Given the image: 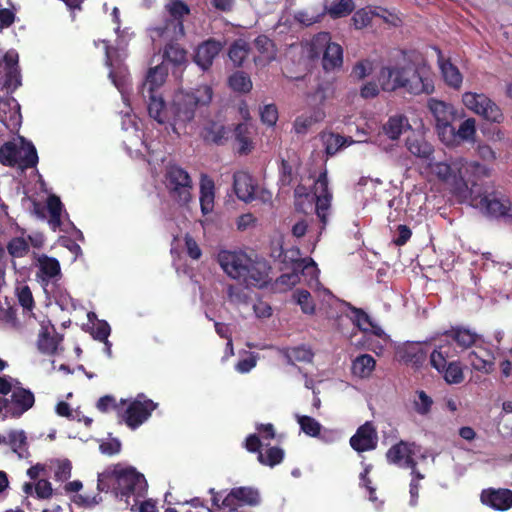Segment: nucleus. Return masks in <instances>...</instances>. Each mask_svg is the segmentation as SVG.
<instances>
[{
	"label": "nucleus",
	"instance_id": "nucleus-44",
	"mask_svg": "<svg viewBox=\"0 0 512 512\" xmlns=\"http://www.w3.org/2000/svg\"><path fill=\"white\" fill-rule=\"evenodd\" d=\"M47 208L50 214L49 224L56 231L62 224L61 213L63 204L60 198L56 195H50L47 199Z\"/></svg>",
	"mask_w": 512,
	"mask_h": 512
},
{
	"label": "nucleus",
	"instance_id": "nucleus-35",
	"mask_svg": "<svg viewBox=\"0 0 512 512\" xmlns=\"http://www.w3.org/2000/svg\"><path fill=\"white\" fill-rule=\"evenodd\" d=\"M376 361L370 354H361L352 362V373L359 378H368L374 371Z\"/></svg>",
	"mask_w": 512,
	"mask_h": 512
},
{
	"label": "nucleus",
	"instance_id": "nucleus-36",
	"mask_svg": "<svg viewBox=\"0 0 512 512\" xmlns=\"http://www.w3.org/2000/svg\"><path fill=\"white\" fill-rule=\"evenodd\" d=\"M406 147L411 154L427 161L432 158L434 152L433 146L423 138L408 137Z\"/></svg>",
	"mask_w": 512,
	"mask_h": 512
},
{
	"label": "nucleus",
	"instance_id": "nucleus-14",
	"mask_svg": "<svg viewBox=\"0 0 512 512\" xmlns=\"http://www.w3.org/2000/svg\"><path fill=\"white\" fill-rule=\"evenodd\" d=\"M157 406V403L147 399L143 394H139L129 403L122 418L129 428L136 429L151 416Z\"/></svg>",
	"mask_w": 512,
	"mask_h": 512
},
{
	"label": "nucleus",
	"instance_id": "nucleus-60",
	"mask_svg": "<svg viewBox=\"0 0 512 512\" xmlns=\"http://www.w3.org/2000/svg\"><path fill=\"white\" fill-rule=\"evenodd\" d=\"M17 298L24 310L30 312L33 310L35 302L29 286L25 285L18 289Z\"/></svg>",
	"mask_w": 512,
	"mask_h": 512
},
{
	"label": "nucleus",
	"instance_id": "nucleus-63",
	"mask_svg": "<svg viewBox=\"0 0 512 512\" xmlns=\"http://www.w3.org/2000/svg\"><path fill=\"white\" fill-rule=\"evenodd\" d=\"M111 328L106 321H99L96 326L92 329L91 335L94 339L104 342L105 345L109 344L108 337L110 335Z\"/></svg>",
	"mask_w": 512,
	"mask_h": 512
},
{
	"label": "nucleus",
	"instance_id": "nucleus-49",
	"mask_svg": "<svg viewBox=\"0 0 512 512\" xmlns=\"http://www.w3.org/2000/svg\"><path fill=\"white\" fill-rule=\"evenodd\" d=\"M434 404L433 399L424 391L417 390L413 399V408L421 416H426L431 412Z\"/></svg>",
	"mask_w": 512,
	"mask_h": 512
},
{
	"label": "nucleus",
	"instance_id": "nucleus-19",
	"mask_svg": "<svg viewBox=\"0 0 512 512\" xmlns=\"http://www.w3.org/2000/svg\"><path fill=\"white\" fill-rule=\"evenodd\" d=\"M270 266L263 260H252L249 257V264L246 265L241 281L247 286L262 288L270 281Z\"/></svg>",
	"mask_w": 512,
	"mask_h": 512
},
{
	"label": "nucleus",
	"instance_id": "nucleus-29",
	"mask_svg": "<svg viewBox=\"0 0 512 512\" xmlns=\"http://www.w3.org/2000/svg\"><path fill=\"white\" fill-rule=\"evenodd\" d=\"M451 130L453 135L450 140L441 139L444 144L454 146L463 141H472L476 135V120L474 118H467L460 124L458 129L452 125Z\"/></svg>",
	"mask_w": 512,
	"mask_h": 512
},
{
	"label": "nucleus",
	"instance_id": "nucleus-24",
	"mask_svg": "<svg viewBox=\"0 0 512 512\" xmlns=\"http://www.w3.org/2000/svg\"><path fill=\"white\" fill-rule=\"evenodd\" d=\"M437 54V63L442 78L447 86L459 90L463 83V76L456 65L449 58H445L439 47H433Z\"/></svg>",
	"mask_w": 512,
	"mask_h": 512
},
{
	"label": "nucleus",
	"instance_id": "nucleus-16",
	"mask_svg": "<svg viewBox=\"0 0 512 512\" xmlns=\"http://www.w3.org/2000/svg\"><path fill=\"white\" fill-rule=\"evenodd\" d=\"M218 263L223 271L232 279L241 280L249 257L242 252L223 250L218 254Z\"/></svg>",
	"mask_w": 512,
	"mask_h": 512
},
{
	"label": "nucleus",
	"instance_id": "nucleus-34",
	"mask_svg": "<svg viewBox=\"0 0 512 512\" xmlns=\"http://www.w3.org/2000/svg\"><path fill=\"white\" fill-rule=\"evenodd\" d=\"M200 206L204 215L210 213L214 207V182L206 176L200 183Z\"/></svg>",
	"mask_w": 512,
	"mask_h": 512
},
{
	"label": "nucleus",
	"instance_id": "nucleus-62",
	"mask_svg": "<svg viewBox=\"0 0 512 512\" xmlns=\"http://www.w3.org/2000/svg\"><path fill=\"white\" fill-rule=\"evenodd\" d=\"M21 85V75L19 69L6 70L3 86L10 93H13Z\"/></svg>",
	"mask_w": 512,
	"mask_h": 512
},
{
	"label": "nucleus",
	"instance_id": "nucleus-47",
	"mask_svg": "<svg viewBox=\"0 0 512 512\" xmlns=\"http://www.w3.org/2000/svg\"><path fill=\"white\" fill-rule=\"evenodd\" d=\"M258 461L265 466L274 467L284 459V450L277 446L268 447L266 451L259 452Z\"/></svg>",
	"mask_w": 512,
	"mask_h": 512
},
{
	"label": "nucleus",
	"instance_id": "nucleus-64",
	"mask_svg": "<svg viewBox=\"0 0 512 512\" xmlns=\"http://www.w3.org/2000/svg\"><path fill=\"white\" fill-rule=\"evenodd\" d=\"M295 270H301L303 274L310 275L314 277L317 275L318 268L316 263L312 258H302L295 262L294 264Z\"/></svg>",
	"mask_w": 512,
	"mask_h": 512
},
{
	"label": "nucleus",
	"instance_id": "nucleus-31",
	"mask_svg": "<svg viewBox=\"0 0 512 512\" xmlns=\"http://www.w3.org/2000/svg\"><path fill=\"white\" fill-rule=\"evenodd\" d=\"M147 110L151 118L159 124H165L168 120L166 103L161 93H146Z\"/></svg>",
	"mask_w": 512,
	"mask_h": 512
},
{
	"label": "nucleus",
	"instance_id": "nucleus-59",
	"mask_svg": "<svg viewBox=\"0 0 512 512\" xmlns=\"http://www.w3.org/2000/svg\"><path fill=\"white\" fill-rule=\"evenodd\" d=\"M72 464L68 459L58 460L54 470V479L64 482L71 477Z\"/></svg>",
	"mask_w": 512,
	"mask_h": 512
},
{
	"label": "nucleus",
	"instance_id": "nucleus-40",
	"mask_svg": "<svg viewBox=\"0 0 512 512\" xmlns=\"http://www.w3.org/2000/svg\"><path fill=\"white\" fill-rule=\"evenodd\" d=\"M251 47L244 39H236L230 46L228 56L234 66L241 67L248 57Z\"/></svg>",
	"mask_w": 512,
	"mask_h": 512
},
{
	"label": "nucleus",
	"instance_id": "nucleus-5",
	"mask_svg": "<svg viewBox=\"0 0 512 512\" xmlns=\"http://www.w3.org/2000/svg\"><path fill=\"white\" fill-rule=\"evenodd\" d=\"M427 166L439 180L445 183H451L453 188L458 186L460 180L464 179L470 172L474 174L484 170V166L480 163L467 162L463 158L456 159L451 163L433 162L431 158Z\"/></svg>",
	"mask_w": 512,
	"mask_h": 512
},
{
	"label": "nucleus",
	"instance_id": "nucleus-46",
	"mask_svg": "<svg viewBox=\"0 0 512 512\" xmlns=\"http://www.w3.org/2000/svg\"><path fill=\"white\" fill-rule=\"evenodd\" d=\"M186 50L174 40H170L164 48V59L174 65H181L186 61Z\"/></svg>",
	"mask_w": 512,
	"mask_h": 512
},
{
	"label": "nucleus",
	"instance_id": "nucleus-48",
	"mask_svg": "<svg viewBox=\"0 0 512 512\" xmlns=\"http://www.w3.org/2000/svg\"><path fill=\"white\" fill-rule=\"evenodd\" d=\"M287 362L294 365L295 362H311L313 359V352L305 346H297L287 348L284 352Z\"/></svg>",
	"mask_w": 512,
	"mask_h": 512
},
{
	"label": "nucleus",
	"instance_id": "nucleus-56",
	"mask_svg": "<svg viewBox=\"0 0 512 512\" xmlns=\"http://www.w3.org/2000/svg\"><path fill=\"white\" fill-rule=\"evenodd\" d=\"M372 18V10L361 8L353 14L351 20L355 29H363L371 24Z\"/></svg>",
	"mask_w": 512,
	"mask_h": 512
},
{
	"label": "nucleus",
	"instance_id": "nucleus-26",
	"mask_svg": "<svg viewBox=\"0 0 512 512\" xmlns=\"http://www.w3.org/2000/svg\"><path fill=\"white\" fill-rule=\"evenodd\" d=\"M481 501L495 510L507 511L512 507V490L504 488L483 490Z\"/></svg>",
	"mask_w": 512,
	"mask_h": 512
},
{
	"label": "nucleus",
	"instance_id": "nucleus-43",
	"mask_svg": "<svg viewBox=\"0 0 512 512\" xmlns=\"http://www.w3.org/2000/svg\"><path fill=\"white\" fill-rule=\"evenodd\" d=\"M405 125H409L405 116H392L383 125V131L391 140H397L402 134Z\"/></svg>",
	"mask_w": 512,
	"mask_h": 512
},
{
	"label": "nucleus",
	"instance_id": "nucleus-12",
	"mask_svg": "<svg viewBox=\"0 0 512 512\" xmlns=\"http://www.w3.org/2000/svg\"><path fill=\"white\" fill-rule=\"evenodd\" d=\"M427 106L435 119L436 130L440 140H450L453 135L451 126L457 118L461 117L458 115L455 107L450 103L435 98H430Z\"/></svg>",
	"mask_w": 512,
	"mask_h": 512
},
{
	"label": "nucleus",
	"instance_id": "nucleus-20",
	"mask_svg": "<svg viewBox=\"0 0 512 512\" xmlns=\"http://www.w3.org/2000/svg\"><path fill=\"white\" fill-rule=\"evenodd\" d=\"M225 42L215 38H209L200 43L195 51L194 62L203 70L207 71L213 64L214 59L223 50Z\"/></svg>",
	"mask_w": 512,
	"mask_h": 512
},
{
	"label": "nucleus",
	"instance_id": "nucleus-18",
	"mask_svg": "<svg viewBox=\"0 0 512 512\" xmlns=\"http://www.w3.org/2000/svg\"><path fill=\"white\" fill-rule=\"evenodd\" d=\"M8 400L9 417L20 418L25 412L30 410L35 404V396L30 389L16 386Z\"/></svg>",
	"mask_w": 512,
	"mask_h": 512
},
{
	"label": "nucleus",
	"instance_id": "nucleus-37",
	"mask_svg": "<svg viewBox=\"0 0 512 512\" xmlns=\"http://www.w3.org/2000/svg\"><path fill=\"white\" fill-rule=\"evenodd\" d=\"M332 92L331 84L327 81H318L313 92L307 94L308 104L314 109L321 108Z\"/></svg>",
	"mask_w": 512,
	"mask_h": 512
},
{
	"label": "nucleus",
	"instance_id": "nucleus-25",
	"mask_svg": "<svg viewBox=\"0 0 512 512\" xmlns=\"http://www.w3.org/2000/svg\"><path fill=\"white\" fill-rule=\"evenodd\" d=\"M233 188L238 199L245 203H250L257 198V185L248 172L237 171L234 173Z\"/></svg>",
	"mask_w": 512,
	"mask_h": 512
},
{
	"label": "nucleus",
	"instance_id": "nucleus-9",
	"mask_svg": "<svg viewBox=\"0 0 512 512\" xmlns=\"http://www.w3.org/2000/svg\"><path fill=\"white\" fill-rule=\"evenodd\" d=\"M310 53L312 57H322V66L325 71H332L341 68L343 64V49L334 42H331V36L328 32L316 34L310 43Z\"/></svg>",
	"mask_w": 512,
	"mask_h": 512
},
{
	"label": "nucleus",
	"instance_id": "nucleus-30",
	"mask_svg": "<svg viewBox=\"0 0 512 512\" xmlns=\"http://www.w3.org/2000/svg\"><path fill=\"white\" fill-rule=\"evenodd\" d=\"M254 48L259 53L258 56H254L255 64H264L271 62L276 57V46L272 39L266 35L257 36L254 41Z\"/></svg>",
	"mask_w": 512,
	"mask_h": 512
},
{
	"label": "nucleus",
	"instance_id": "nucleus-39",
	"mask_svg": "<svg viewBox=\"0 0 512 512\" xmlns=\"http://www.w3.org/2000/svg\"><path fill=\"white\" fill-rule=\"evenodd\" d=\"M401 359L404 363L420 368L427 359V352L419 345H409L402 352Z\"/></svg>",
	"mask_w": 512,
	"mask_h": 512
},
{
	"label": "nucleus",
	"instance_id": "nucleus-2",
	"mask_svg": "<svg viewBox=\"0 0 512 512\" xmlns=\"http://www.w3.org/2000/svg\"><path fill=\"white\" fill-rule=\"evenodd\" d=\"M378 81L385 92H394L398 89L412 95L434 92L432 78L411 65L383 66L379 71Z\"/></svg>",
	"mask_w": 512,
	"mask_h": 512
},
{
	"label": "nucleus",
	"instance_id": "nucleus-55",
	"mask_svg": "<svg viewBox=\"0 0 512 512\" xmlns=\"http://www.w3.org/2000/svg\"><path fill=\"white\" fill-rule=\"evenodd\" d=\"M227 298L231 304L235 305L247 304L249 300V296L244 289L236 285H228Z\"/></svg>",
	"mask_w": 512,
	"mask_h": 512
},
{
	"label": "nucleus",
	"instance_id": "nucleus-61",
	"mask_svg": "<svg viewBox=\"0 0 512 512\" xmlns=\"http://www.w3.org/2000/svg\"><path fill=\"white\" fill-rule=\"evenodd\" d=\"M345 139L339 134L331 133L325 140V152L329 156L335 155L344 145Z\"/></svg>",
	"mask_w": 512,
	"mask_h": 512
},
{
	"label": "nucleus",
	"instance_id": "nucleus-13",
	"mask_svg": "<svg viewBox=\"0 0 512 512\" xmlns=\"http://www.w3.org/2000/svg\"><path fill=\"white\" fill-rule=\"evenodd\" d=\"M465 107L482 116L487 121L501 123L504 115L501 108L483 93L465 92L462 95Z\"/></svg>",
	"mask_w": 512,
	"mask_h": 512
},
{
	"label": "nucleus",
	"instance_id": "nucleus-27",
	"mask_svg": "<svg viewBox=\"0 0 512 512\" xmlns=\"http://www.w3.org/2000/svg\"><path fill=\"white\" fill-rule=\"evenodd\" d=\"M469 362L473 369L489 374L494 370V353L483 346H475L469 353Z\"/></svg>",
	"mask_w": 512,
	"mask_h": 512
},
{
	"label": "nucleus",
	"instance_id": "nucleus-41",
	"mask_svg": "<svg viewBox=\"0 0 512 512\" xmlns=\"http://www.w3.org/2000/svg\"><path fill=\"white\" fill-rule=\"evenodd\" d=\"M324 118V110L317 108L313 110V113L310 116H298L294 121L293 128L297 134H305L314 123L320 122Z\"/></svg>",
	"mask_w": 512,
	"mask_h": 512
},
{
	"label": "nucleus",
	"instance_id": "nucleus-7",
	"mask_svg": "<svg viewBox=\"0 0 512 512\" xmlns=\"http://www.w3.org/2000/svg\"><path fill=\"white\" fill-rule=\"evenodd\" d=\"M169 17L162 25L154 28L159 37L178 40L185 35L184 18L190 14V7L183 0H169L165 5Z\"/></svg>",
	"mask_w": 512,
	"mask_h": 512
},
{
	"label": "nucleus",
	"instance_id": "nucleus-58",
	"mask_svg": "<svg viewBox=\"0 0 512 512\" xmlns=\"http://www.w3.org/2000/svg\"><path fill=\"white\" fill-rule=\"evenodd\" d=\"M372 70H373V63L368 59H364V60L358 61L353 66L351 76L357 80H362L365 77L369 76L372 73Z\"/></svg>",
	"mask_w": 512,
	"mask_h": 512
},
{
	"label": "nucleus",
	"instance_id": "nucleus-28",
	"mask_svg": "<svg viewBox=\"0 0 512 512\" xmlns=\"http://www.w3.org/2000/svg\"><path fill=\"white\" fill-rule=\"evenodd\" d=\"M167 77V71L161 66H155L148 70L145 81L139 88V93L146 99V93H160V88Z\"/></svg>",
	"mask_w": 512,
	"mask_h": 512
},
{
	"label": "nucleus",
	"instance_id": "nucleus-32",
	"mask_svg": "<svg viewBox=\"0 0 512 512\" xmlns=\"http://www.w3.org/2000/svg\"><path fill=\"white\" fill-rule=\"evenodd\" d=\"M345 304L351 311V320L359 330L363 332L372 331L376 336L382 334V329L373 323L370 316L363 309L354 307L350 303Z\"/></svg>",
	"mask_w": 512,
	"mask_h": 512
},
{
	"label": "nucleus",
	"instance_id": "nucleus-11",
	"mask_svg": "<svg viewBox=\"0 0 512 512\" xmlns=\"http://www.w3.org/2000/svg\"><path fill=\"white\" fill-rule=\"evenodd\" d=\"M484 170L477 173H469L464 179L460 180L458 186L454 187V192L458 196L468 198L470 204L478 209H483V204L490 195L488 187L484 184L482 178L477 176L478 174L485 173Z\"/></svg>",
	"mask_w": 512,
	"mask_h": 512
},
{
	"label": "nucleus",
	"instance_id": "nucleus-6",
	"mask_svg": "<svg viewBox=\"0 0 512 512\" xmlns=\"http://www.w3.org/2000/svg\"><path fill=\"white\" fill-rule=\"evenodd\" d=\"M0 163L26 170L37 165L38 154L35 146L31 142H26L24 138H21V146L8 141L0 147Z\"/></svg>",
	"mask_w": 512,
	"mask_h": 512
},
{
	"label": "nucleus",
	"instance_id": "nucleus-33",
	"mask_svg": "<svg viewBox=\"0 0 512 512\" xmlns=\"http://www.w3.org/2000/svg\"><path fill=\"white\" fill-rule=\"evenodd\" d=\"M231 130L225 125L211 121L207 123L202 131L204 141L217 145H223L229 138Z\"/></svg>",
	"mask_w": 512,
	"mask_h": 512
},
{
	"label": "nucleus",
	"instance_id": "nucleus-21",
	"mask_svg": "<svg viewBox=\"0 0 512 512\" xmlns=\"http://www.w3.org/2000/svg\"><path fill=\"white\" fill-rule=\"evenodd\" d=\"M415 448V443H409L401 440L389 448L386 453L387 460L389 463L402 465L405 468L415 470V466H417V462L413 457L415 454Z\"/></svg>",
	"mask_w": 512,
	"mask_h": 512
},
{
	"label": "nucleus",
	"instance_id": "nucleus-23",
	"mask_svg": "<svg viewBox=\"0 0 512 512\" xmlns=\"http://www.w3.org/2000/svg\"><path fill=\"white\" fill-rule=\"evenodd\" d=\"M480 210L493 217L512 219V204L504 194L498 191L490 192L483 204V209Z\"/></svg>",
	"mask_w": 512,
	"mask_h": 512
},
{
	"label": "nucleus",
	"instance_id": "nucleus-1",
	"mask_svg": "<svg viewBox=\"0 0 512 512\" xmlns=\"http://www.w3.org/2000/svg\"><path fill=\"white\" fill-rule=\"evenodd\" d=\"M97 488L99 491L111 492L117 498H125L128 503L130 496L144 497L148 484L145 476L136 468L118 463L98 475Z\"/></svg>",
	"mask_w": 512,
	"mask_h": 512
},
{
	"label": "nucleus",
	"instance_id": "nucleus-54",
	"mask_svg": "<svg viewBox=\"0 0 512 512\" xmlns=\"http://www.w3.org/2000/svg\"><path fill=\"white\" fill-rule=\"evenodd\" d=\"M297 422L301 430L311 437H317L321 432V424L311 416H298Z\"/></svg>",
	"mask_w": 512,
	"mask_h": 512
},
{
	"label": "nucleus",
	"instance_id": "nucleus-17",
	"mask_svg": "<svg viewBox=\"0 0 512 512\" xmlns=\"http://www.w3.org/2000/svg\"><path fill=\"white\" fill-rule=\"evenodd\" d=\"M63 338L62 334L56 332V328L50 320H44L40 323L37 348L42 354L52 356L57 353Z\"/></svg>",
	"mask_w": 512,
	"mask_h": 512
},
{
	"label": "nucleus",
	"instance_id": "nucleus-45",
	"mask_svg": "<svg viewBox=\"0 0 512 512\" xmlns=\"http://www.w3.org/2000/svg\"><path fill=\"white\" fill-rule=\"evenodd\" d=\"M230 88L239 93H248L252 89L250 76L244 71L234 72L228 79Z\"/></svg>",
	"mask_w": 512,
	"mask_h": 512
},
{
	"label": "nucleus",
	"instance_id": "nucleus-10",
	"mask_svg": "<svg viewBox=\"0 0 512 512\" xmlns=\"http://www.w3.org/2000/svg\"><path fill=\"white\" fill-rule=\"evenodd\" d=\"M479 340L480 335L475 331L458 325L452 326L449 330L433 337L431 342H433V347L447 343L454 350V353L458 355L459 352L475 347Z\"/></svg>",
	"mask_w": 512,
	"mask_h": 512
},
{
	"label": "nucleus",
	"instance_id": "nucleus-3",
	"mask_svg": "<svg viewBox=\"0 0 512 512\" xmlns=\"http://www.w3.org/2000/svg\"><path fill=\"white\" fill-rule=\"evenodd\" d=\"M213 98V89L209 85H199L190 90H179L173 97L171 110L176 123L192 121L196 112L207 107Z\"/></svg>",
	"mask_w": 512,
	"mask_h": 512
},
{
	"label": "nucleus",
	"instance_id": "nucleus-57",
	"mask_svg": "<svg viewBox=\"0 0 512 512\" xmlns=\"http://www.w3.org/2000/svg\"><path fill=\"white\" fill-rule=\"evenodd\" d=\"M316 199L315 210L323 225L327 223V211L330 207L332 196H314Z\"/></svg>",
	"mask_w": 512,
	"mask_h": 512
},
{
	"label": "nucleus",
	"instance_id": "nucleus-4",
	"mask_svg": "<svg viewBox=\"0 0 512 512\" xmlns=\"http://www.w3.org/2000/svg\"><path fill=\"white\" fill-rule=\"evenodd\" d=\"M458 355L445 343L435 345L430 353L429 363L445 380L447 384H460L464 381V371Z\"/></svg>",
	"mask_w": 512,
	"mask_h": 512
},
{
	"label": "nucleus",
	"instance_id": "nucleus-22",
	"mask_svg": "<svg viewBox=\"0 0 512 512\" xmlns=\"http://www.w3.org/2000/svg\"><path fill=\"white\" fill-rule=\"evenodd\" d=\"M349 442L350 446L359 453L374 450L377 447L378 436L372 422L367 421L358 427Z\"/></svg>",
	"mask_w": 512,
	"mask_h": 512
},
{
	"label": "nucleus",
	"instance_id": "nucleus-38",
	"mask_svg": "<svg viewBox=\"0 0 512 512\" xmlns=\"http://www.w3.org/2000/svg\"><path fill=\"white\" fill-rule=\"evenodd\" d=\"M38 267V275L44 280H50L61 273L59 261L44 254L38 258Z\"/></svg>",
	"mask_w": 512,
	"mask_h": 512
},
{
	"label": "nucleus",
	"instance_id": "nucleus-50",
	"mask_svg": "<svg viewBox=\"0 0 512 512\" xmlns=\"http://www.w3.org/2000/svg\"><path fill=\"white\" fill-rule=\"evenodd\" d=\"M355 9L353 0H337L333 1L327 12L333 19L348 16Z\"/></svg>",
	"mask_w": 512,
	"mask_h": 512
},
{
	"label": "nucleus",
	"instance_id": "nucleus-51",
	"mask_svg": "<svg viewBox=\"0 0 512 512\" xmlns=\"http://www.w3.org/2000/svg\"><path fill=\"white\" fill-rule=\"evenodd\" d=\"M293 299L301 307L304 314L313 315L315 313V303L308 290L296 289L293 292Z\"/></svg>",
	"mask_w": 512,
	"mask_h": 512
},
{
	"label": "nucleus",
	"instance_id": "nucleus-52",
	"mask_svg": "<svg viewBox=\"0 0 512 512\" xmlns=\"http://www.w3.org/2000/svg\"><path fill=\"white\" fill-rule=\"evenodd\" d=\"M7 252L13 258H22L29 252V243L23 237H14L7 243Z\"/></svg>",
	"mask_w": 512,
	"mask_h": 512
},
{
	"label": "nucleus",
	"instance_id": "nucleus-42",
	"mask_svg": "<svg viewBox=\"0 0 512 512\" xmlns=\"http://www.w3.org/2000/svg\"><path fill=\"white\" fill-rule=\"evenodd\" d=\"M234 137L239 144L238 153L241 155L249 154L253 149V142L250 138L249 127L245 123H239L234 129Z\"/></svg>",
	"mask_w": 512,
	"mask_h": 512
},
{
	"label": "nucleus",
	"instance_id": "nucleus-15",
	"mask_svg": "<svg viewBox=\"0 0 512 512\" xmlns=\"http://www.w3.org/2000/svg\"><path fill=\"white\" fill-rule=\"evenodd\" d=\"M261 502L259 491L250 486L235 487L227 493L223 500V507H236L240 508L243 506H257Z\"/></svg>",
	"mask_w": 512,
	"mask_h": 512
},
{
	"label": "nucleus",
	"instance_id": "nucleus-53",
	"mask_svg": "<svg viewBox=\"0 0 512 512\" xmlns=\"http://www.w3.org/2000/svg\"><path fill=\"white\" fill-rule=\"evenodd\" d=\"M8 444L12 450L23 457V452L27 451V437L24 431H11L8 435Z\"/></svg>",
	"mask_w": 512,
	"mask_h": 512
},
{
	"label": "nucleus",
	"instance_id": "nucleus-8",
	"mask_svg": "<svg viewBox=\"0 0 512 512\" xmlns=\"http://www.w3.org/2000/svg\"><path fill=\"white\" fill-rule=\"evenodd\" d=\"M164 184L170 197L180 205H186L192 198V179L189 173L176 164L166 167Z\"/></svg>",
	"mask_w": 512,
	"mask_h": 512
}]
</instances>
